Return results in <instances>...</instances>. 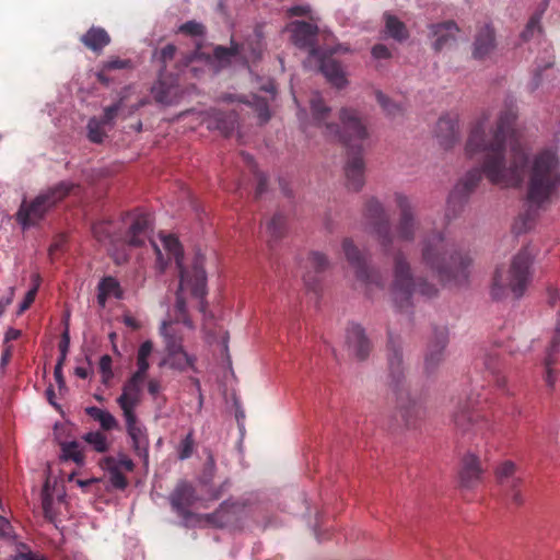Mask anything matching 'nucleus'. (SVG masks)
<instances>
[{"instance_id":"30","label":"nucleus","mask_w":560,"mask_h":560,"mask_svg":"<svg viewBox=\"0 0 560 560\" xmlns=\"http://www.w3.org/2000/svg\"><path fill=\"white\" fill-rule=\"evenodd\" d=\"M238 126V117L236 113H222L212 110L209 116L208 128L217 129L224 136H230Z\"/></svg>"},{"instance_id":"54","label":"nucleus","mask_w":560,"mask_h":560,"mask_svg":"<svg viewBox=\"0 0 560 560\" xmlns=\"http://www.w3.org/2000/svg\"><path fill=\"white\" fill-rule=\"evenodd\" d=\"M552 60H548L546 62V65L544 66V68L541 67H538L537 70L535 71L530 82L528 83V89L533 92L535 90H537L539 86H540V83H541V71L542 70H546L548 68H550L552 66Z\"/></svg>"},{"instance_id":"34","label":"nucleus","mask_w":560,"mask_h":560,"mask_svg":"<svg viewBox=\"0 0 560 560\" xmlns=\"http://www.w3.org/2000/svg\"><path fill=\"white\" fill-rule=\"evenodd\" d=\"M213 57L218 62L219 68H223L236 61H242L240 59V45L232 42L231 47L229 48L218 46L213 50Z\"/></svg>"},{"instance_id":"36","label":"nucleus","mask_w":560,"mask_h":560,"mask_svg":"<svg viewBox=\"0 0 560 560\" xmlns=\"http://www.w3.org/2000/svg\"><path fill=\"white\" fill-rule=\"evenodd\" d=\"M85 412L97 421L103 430L110 431L118 427L116 418L105 409L91 406L85 408Z\"/></svg>"},{"instance_id":"13","label":"nucleus","mask_w":560,"mask_h":560,"mask_svg":"<svg viewBox=\"0 0 560 560\" xmlns=\"http://www.w3.org/2000/svg\"><path fill=\"white\" fill-rule=\"evenodd\" d=\"M342 248L347 260L355 269L358 280L363 282L369 290L373 285L383 290L385 282L378 271L368 267L365 254L361 253L349 238L343 241Z\"/></svg>"},{"instance_id":"18","label":"nucleus","mask_w":560,"mask_h":560,"mask_svg":"<svg viewBox=\"0 0 560 560\" xmlns=\"http://www.w3.org/2000/svg\"><path fill=\"white\" fill-rule=\"evenodd\" d=\"M313 62L318 66L319 71L325 75L327 81L337 89H342L348 84L341 65L331 58H327L323 51L319 57L313 59Z\"/></svg>"},{"instance_id":"37","label":"nucleus","mask_w":560,"mask_h":560,"mask_svg":"<svg viewBox=\"0 0 560 560\" xmlns=\"http://www.w3.org/2000/svg\"><path fill=\"white\" fill-rule=\"evenodd\" d=\"M550 0H541L538 10L529 19L525 30L522 33V38L527 40L530 38L536 31L540 30V20L549 5Z\"/></svg>"},{"instance_id":"45","label":"nucleus","mask_w":560,"mask_h":560,"mask_svg":"<svg viewBox=\"0 0 560 560\" xmlns=\"http://www.w3.org/2000/svg\"><path fill=\"white\" fill-rule=\"evenodd\" d=\"M105 465L116 466L118 470L132 471L135 464L125 454L120 453L117 457L109 456L104 460Z\"/></svg>"},{"instance_id":"38","label":"nucleus","mask_w":560,"mask_h":560,"mask_svg":"<svg viewBox=\"0 0 560 560\" xmlns=\"http://www.w3.org/2000/svg\"><path fill=\"white\" fill-rule=\"evenodd\" d=\"M108 127L104 125L101 119L95 117L91 118L88 122V137L90 141L94 143H102L104 138L106 137L105 128Z\"/></svg>"},{"instance_id":"52","label":"nucleus","mask_w":560,"mask_h":560,"mask_svg":"<svg viewBox=\"0 0 560 560\" xmlns=\"http://www.w3.org/2000/svg\"><path fill=\"white\" fill-rule=\"evenodd\" d=\"M289 16H310L313 19L312 7L308 3L294 4L287 9Z\"/></svg>"},{"instance_id":"9","label":"nucleus","mask_w":560,"mask_h":560,"mask_svg":"<svg viewBox=\"0 0 560 560\" xmlns=\"http://www.w3.org/2000/svg\"><path fill=\"white\" fill-rule=\"evenodd\" d=\"M77 188L78 185L71 180H61L43 189L33 200L23 201L16 213L19 224L24 230L37 224L57 203Z\"/></svg>"},{"instance_id":"23","label":"nucleus","mask_w":560,"mask_h":560,"mask_svg":"<svg viewBox=\"0 0 560 560\" xmlns=\"http://www.w3.org/2000/svg\"><path fill=\"white\" fill-rule=\"evenodd\" d=\"M435 136L442 147L451 148L459 137L458 119L450 115L442 116L436 124Z\"/></svg>"},{"instance_id":"47","label":"nucleus","mask_w":560,"mask_h":560,"mask_svg":"<svg viewBox=\"0 0 560 560\" xmlns=\"http://www.w3.org/2000/svg\"><path fill=\"white\" fill-rule=\"evenodd\" d=\"M112 364L113 360L110 355L104 354L100 358L98 369L104 384H108V382L114 377Z\"/></svg>"},{"instance_id":"24","label":"nucleus","mask_w":560,"mask_h":560,"mask_svg":"<svg viewBox=\"0 0 560 560\" xmlns=\"http://www.w3.org/2000/svg\"><path fill=\"white\" fill-rule=\"evenodd\" d=\"M151 92L154 100L165 106L175 105L182 97L180 88L173 82L167 83L160 75L158 82L152 86Z\"/></svg>"},{"instance_id":"62","label":"nucleus","mask_w":560,"mask_h":560,"mask_svg":"<svg viewBox=\"0 0 560 560\" xmlns=\"http://www.w3.org/2000/svg\"><path fill=\"white\" fill-rule=\"evenodd\" d=\"M62 365H63V362L57 361L55 369H54V376H55V380H56L57 384L59 385V387L65 386Z\"/></svg>"},{"instance_id":"27","label":"nucleus","mask_w":560,"mask_h":560,"mask_svg":"<svg viewBox=\"0 0 560 560\" xmlns=\"http://www.w3.org/2000/svg\"><path fill=\"white\" fill-rule=\"evenodd\" d=\"M236 504L224 501L220 504L219 509L209 514L199 515V521H196V525H199L203 520L214 527L222 528L229 525L235 518Z\"/></svg>"},{"instance_id":"56","label":"nucleus","mask_w":560,"mask_h":560,"mask_svg":"<svg viewBox=\"0 0 560 560\" xmlns=\"http://www.w3.org/2000/svg\"><path fill=\"white\" fill-rule=\"evenodd\" d=\"M36 293H37V287L36 285L33 287L32 289H30L26 292L23 301L19 305L18 314H22L23 312H25L31 306V304L35 300Z\"/></svg>"},{"instance_id":"55","label":"nucleus","mask_w":560,"mask_h":560,"mask_svg":"<svg viewBox=\"0 0 560 560\" xmlns=\"http://www.w3.org/2000/svg\"><path fill=\"white\" fill-rule=\"evenodd\" d=\"M52 499L49 498V497H44L43 499V512H44V516L45 518H47L49 522L51 523H55L56 520H57V515H56V512L54 511V508H52Z\"/></svg>"},{"instance_id":"60","label":"nucleus","mask_w":560,"mask_h":560,"mask_svg":"<svg viewBox=\"0 0 560 560\" xmlns=\"http://www.w3.org/2000/svg\"><path fill=\"white\" fill-rule=\"evenodd\" d=\"M372 56L375 59H386L390 57V51L385 45L377 44L372 48Z\"/></svg>"},{"instance_id":"1","label":"nucleus","mask_w":560,"mask_h":560,"mask_svg":"<svg viewBox=\"0 0 560 560\" xmlns=\"http://www.w3.org/2000/svg\"><path fill=\"white\" fill-rule=\"evenodd\" d=\"M517 117L513 102L501 112L497 128L487 132L489 117L483 115L472 127L466 143L469 159L480 155L481 168L475 167L460 178L447 199V208L462 207L481 179L482 173L493 185L517 187L523 182L527 150L517 139L513 124Z\"/></svg>"},{"instance_id":"39","label":"nucleus","mask_w":560,"mask_h":560,"mask_svg":"<svg viewBox=\"0 0 560 560\" xmlns=\"http://www.w3.org/2000/svg\"><path fill=\"white\" fill-rule=\"evenodd\" d=\"M376 98L388 117L396 118L404 114L405 108L399 104L390 102L383 92H376Z\"/></svg>"},{"instance_id":"21","label":"nucleus","mask_w":560,"mask_h":560,"mask_svg":"<svg viewBox=\"0 0 560 560\" xmlns=\"http://www.w3.org/2000/svg\"><path fill=\"white\" fill-rule=\"evenodd\" d=\"M329 261L327 257L319 252L310 253L304 268L303 280L307 288L315 290L319 282V275L328 268Z\"/></svg>"},{"instance_id":"8","label":"nucleus","mask_w":560,"mask_h":560,"mask_svg":"<svg viewBox=\"0 0 560 560\" xmlns=\"http://www.w3.org/2000/svg\"><path fill=\"white\" fill-rule=\"evenodd\" d=\"M534 260L535 254L529 246L515 254L508 270L506 283H503L501 271H495L490 290L491 298L500 301L510 291L516 300L521 299L533 280Z\"/></svg>"},{"instance_id":"17","label":"nucleus","mask_w":560,"mask_h":560,"mask_svg":"<svg viewBox=\"0 0 560 560\" xmlns=\"http://www.w3.org/2000/svg\"><path fill=\"white\" fill-rule=\"evenodd\" d=\"M459 28L453 21L431 24L429 26V36L432 39L434 51H442L455 46L458 39Z\"/></svg>"},{"instance_id":"31","label":"nucleus","mask_w":560,"mask_h":560,"mask_svg":"<svg viewBox=\"0 0 560 560\" xmlns=\"http://www.w3.org/2000/svg\"><path fill=\"white\" fill-rule=\"evenodd\" d=\"M122 295L120 284L114 277H105L100 281L97 287V303L100 306L104 307L109 298L120 300Z\"/></svg>"},{"instance_id":"58","label":"nucleus","mask_w":560,"mask_h":560,"mask_svg":"<svg viewBox=\"0 0 560 560\" xmlns=\"http://www.w3.org/2000/svg\"><path fill=\"white\" fill-rule=\"evenodd\" d=\"M147 388H148L149 395L155 400V399H158V397L162 390V385L158 378H151L148 382Z\"/></svg>"},{"instance_id":"61","label":"nucleus","mask_w":560,"mask_h":560,"mask_svg":"<svg viewBox=\"0 0 560 560\" xmlns=\"http://www.w3.org/2000/svg\"><path fill=\"white\" fill-rule=\"evenodd\" d=\"M152 350H153V343L151 340H145L143 341L139 348H138V352H137V358H143V359H149V357L151 355L152 353Z\"/></svg>"},{"instance_id":"43","label":"nucleus","mask_w":560,"mask_h":560,"mask_svg":"<svg viewBox=\"0 0 560 560\" xmlns=\"http://www.w3.org/2000/svg\"><path fill=\"white\" fill-rule=\"evenodd\" d=\"M176 52V47L173 44H167L160 51H155L153 58H155L160 65V75H163V72L166 71L167 62L173 60Z\"/></svg>"},{"instance_id":"46","label":"nucleus","mask_w":560,"mask_h":560,"mask_svg":"<svg viewBox=\"0 0 560 560\" xmlns=\"http://www.w3.org/2000/svg\"><path fill=\"white\" fill-rule=\"evenodd\" d=\"M104 467L108 472L109 482L112 487L118 490H124L127 487L128 482L122 472L118 470L116 466H109L104 464Z\"/></svg>"},{"instance_id":"12","label":"nucleus","mask_w":560,"mask_h":560,"mask_svg":"<svg viewBox=\"0 0 560 560\" xmlns=\"http://www.w3.org/2000/svg\"><path fill=\"white\" fill-rule=\"evenodd\" d=\"M287 30L290 32L291 42L300 49H307L308 57L304 61L305 68H312L313 59L319 57L322 50L316 47L318 26L305 21H293Z\"/></svg>"},{"instance_id":"6","label":"nucleus","mask_w":560,"mask_h":560,"mask_svg":"<svg viewBox=\"0 0 560 560\" xmlns=\"http://www.w3.org/2000/svg\"><path fill=\"white\" fill-rule=\"evenodd\" d=\"M395 201L401 212L395 234L390 232L389 219L384 206L376 198H371L366 203L365 214L385 248L396 240L411 242L416 232V220L408 197L401 192H396Z\"/></svg>"},{"instance_id":"25","label":"nucleus","mask_w":560,"mask_h":560,"mask_svg":"<svg viewBox=\"0 0 560 560\" xmlns=\"http://www.w3.org/2000/svg\"><path fill=\"white\" fill-rule=\"evenodd\" d=\"M495 47L494 31L490 24H485L477 33L472 56L475 59H485Z\"/></svg>"},{"instance_id":"63","label":"nucleus","mask_w":560,"mask_h":560,"mask_svg":"<svg viewBox=\"0 0 560 560\" xmlns=\"http://www.w3.org/2000/svg\"><path fill=\"white\" fill-rule=\"evenodd\" d=\"M19 558L21 560H47L45 556L35 553L33 551L22 552Z\"/></svg>"},{"instance_id":"2","label":"nucleus","mask_w":560,"mask_h":560,"mask_svg":"<svg viewBox=\"0 0 560 560\" xmlns=\"http://www.w3.org/2000/svg\"><path fill=\"white\" fill-rule=\"evenodd\" d=\"M152 221L149 214L139 213L130 218L126 242L133 247L142 246L147 241L152 245L160 270L163 272L172 259H174L179 271V285L176 292L175 319H170L172 326L174 323H183L187 328L194 329L192 320L187 315V305L184 298V291L190 290L191 294L200 300V311L206 310L205 296L207 294V275L203 267V257L196 255L191 269L184 267L183 248L178 240L172 234H159V242L151 237Z\"/></svg>"},{"instance_id":"41","label":"nucleus","mask_w":560,"mask_h":560,"mask_svg":"<svg viewBox=\"0 0 560 560\" xmlns=\"http://www.w3.org/2000/svg\"><path fill=\"white\" fill-rule=\"evenodd\" d=\"M83 439L98 453H104L108 448L107 439L100 431L89 432L83 436Z\"/></svg>"},{"instance_id":"35","label":"nucleus","mask_w":560,"mask_h":560,"mask_svg":"<svg viewBox=\"0 0 560 560\" xmlns=\"http://www.w3.org/2000/svg\"><path fill=\"white\" fill-rule=\"evenodd\" d=\"M385 19V33L397 42H404L408 38L409 34L406 25L399 21L395 15L386 13Z\"/></svg>"},{"instance_id":"4","label":"nucleus","mask_w":560,"mask_h":560,"mask_svg":"<svg viewBox=\"0 0 560 560\" xmlns=\"http://www.w3.org/2000/svg\"><path fill=\"white\" fill-rule=\"evenodd\" d=\"M560 186L557 154L551 150L538 153L530 166L528 190L526 196V210L518 215L513 224L516 235L529 231L540 209L549 202Z\"/></svg>"},{"instance_id":"11","label":"nucleus","mask_w":560,"mask_h":560,"mask_svg":"<svg viewBox=\"0 0 560 560\" xmlns=\"http://www.w3.org/2000/svg\"><path fill=\"white\" fill-rule=\"evenodd\" d=\"M160 335L164 340L165 355L159 362V366L178 372L196 371L197 358L185 350L183 337L172 328L171 320H162Z\"/></svg>"},{"instance_id":"64","label":"nucleus","mask_w":560,"mask_h":560,"mask_svg":"<svg viewBox=\"0 0 560 560\" xmlns=\"http://www.w3.org/2000/svg\"><path fill=\"white\" fill-rule=\"evenodd\" d=\"M90 373H91V370L85 366H77L74 369V374L82 380L88 378L90 376Z\"/></svg>"},{"instance_id":"3","label":"nucleus","mask_w":560,"mask_h":560,"mask_svg":"<svg viewBox=\"0 0 560 560\" xmlns=\"http://www.w3.org/2000/svg\"><path fill=\"white\" fill-rule=\"evenodd\" d=\"M310 103L312 125L319 128L325 137L338 140L352 152L345 166L347 183L354 190L361 189L364 184L362 149L369 132L359 113L353 108L343 107L339 113L340 124L328 122L331 108L324 103L318 92L312 94Z\"/></svg>"},{"instance_id":"19","label":"nucleus","mask_w":560,"mask_h":560,"mask_svg":"<svg viewBox=\"0 0 560 560\" xmlns=\"http://www.w3.org/2000/svg\"><path fill=\"white\" fill-rule=\"evenodd\" d=\"M483 469L480 459L472 453L464 456L459 471L460 483L464 488L470 489L479 485L482 480Z\"/></svg>"},{"instance_id":"14","label":"nucleus","mask_w":560,"mask_h":560,"mask_svg":"<svg viewBox=\"0 0 560 560\" xmlns=\"http://www.w3.org/2000/svg\"><path fill=\"white\" fill-rule=\"evenodd\" d=\"M197 501L195 488L186 482H179L170 497V502L173 510L182 517L183 525L186 527L196 526V521H199L198 515L192 514L189 508Z\"/></svg>"},{"instance_id":"7","label":"nucleus","mask_w":560,"mask_h":560,"mask_svg":"<svg viewBox=\"0 0 560 560\" xmlns=\"http://www.w3.org/2000/svg\"><path fill=\"white\" fill-rule=\"evenodd\" d=\"M388 385L395 396L396 409L407 427H412L424 415L422 404L413 398L406 384L400 345L389 332L388 340Z\"/></svg>"},{"instance_id":"29","label":"nucleus","mask_w":560,"mask_h":560,"mask_svg":"<svg viewBox=\"0 0 560 560\" xmlns=\"http://www.w3.org/2000/svg\"><path fill=\"white\" fill-rule=\"evenodd\" d=\"M118 222L100 221L92 226V233L96 241L104 246L113 247L120 240Z\"/></svg>"},{"instance_id":"20","label":"nucleus","mask_w":560,"mask_h":560,"mask_svg":"<svg viewBox=\"0 0 560 560\" xmlns=\"http://www.w3.org/2000/svg\"><path fill=\"white\" fill-rule=\"evenodd\" d=\"M347 346L351 353L359 360H364L370 352V341L365 335L364 328L355 323L349 325L347 329Z\"/></svg>"},{"instance_id":"51","label":"nucleus","mask_w":560,"mask_h":560,"mask_svg":"<svg viewBox=\"0 0 560 560\" xmlns=\"http://www.w3.org/2000/svg\"><path fill=\"white\" fill-rule=\"evenodd\" d=\"M131 67L132 62L129 59L110 58L107 61L103 62V69L109 71L128 69Z\"/></svg>"},{"instance_id":"57","label":"nucleus","mask_w":560,"mask_h":560,"mask_svg":"<svg viewBox=\"0 0 560 560\" xmlns=\"http://www.w3.org/2000/svg\"><path fill=\"white\" fill-rule=\"evenodd\" d=\"M0 537L2 538H13L14 532L9 520L2 515H0Z\"/></svg>"},{"instance_id":"44","label":"nucleus","mask_w":560,"mask_h":560,"mask_svg":"<svg viewBox=\"0 0 560 560\" xmlns=\"http://www.w3.org/2000/svg\"><path fill=\"white\" fill-rule=\"evenodd\" d=\"M284 225V218L281 214H275L271 218L266 228L270 241H276L283 234Z\"/></svg>"},{"instance_id":"5","label":"nucleus","mask_w":560,"mask_h":560,"mask_svg":"<svg viewBox=\"0 0 560 560\" xmlns=\"http://www.w3.org/2000/svg\"><path fill=\"white\" fill-rule=\"evenodd\" d=\"M422 259L442 282L462 283L468 278L471 258L468 255L455 253L441 233L425 241Z\"/></svg>"},{"instance_id":"48","label":"nucleus","mask_w":560,"mask_h":560,"mask_svg":"<svg viewBox=\"0 0 560 560\" xmlns=\"http://www.w3.org/2000/svg\"><path fill=\"white\" fill-rule=\"evenodd\" d=\"M472 417L474 415L470 408L465 406L454 413V422L458 428L467 430L468 424L472 421Z\"/></svg>"},{"instance_id":"10","label":"nucleus","mask_w":560,"mask_h":560,"mask_svg":"<svg viewBox=\"0 0 560 560\" xmlns=\"http://www.w3.org/2000/svg\"><path fill=\"white\" fill-rule=\"evenodd\" d=\"M419 293L425 299L436 295L438 290L434 285L425 281H415L411 275L410 266L404 255L398 254L395 257L394 282L392 295L395 307L399 311L408 310L411 306V298Z\"/></svg>"},{"instance_id":"59","label":"nucleus","mask_w":560,"mask_h":560,"mask_svg":"<svg viewBox=\"0 0 560 560\" xmlns=\"http://www.w3.org/2000/svg\"><path fill=\"white\" fill-rule=\"evenodd\" d=\"M147 373V371L137 369L126 382L142 388Z\"/></svg>"},{"instance_id":"33","label":"nucleus","mask_w":560,"mask_h":560,"mask_svg":"<svg viewBox=\"0 0 560 560\" xmlns=\"http://www.w3.org/2000/svg\"><path fill=\"white\" fill-rule=\"evenodd\" d=\"M60 448L61 452L59 458L61 462H73L78 467L84 466L85 458L83 454V448L79 442H62L60 444Z\"/></svg>"},{"instance_id":"26","label":"nucleus","mask_w":560,"mask_h":560,"mask_svg":"<svg viewBox=\"0 0 560 560\" xmlns=\"http://www.w3.org/2000/svg\"><path fill=\"white\" fill-rule=\"evenodd\" d=\"M446 345L447 330L445 328L436 329L434 331V339L430 342L429 350L424 360L425 368L428 370L434 369L443 360Z\"/></svg>"},{"instance_id":"40","label":"nucleus","mask_w":560,"mask_h":560,"mask_svg":"<svg viewBox=\"0 0 560 560\" xmlns=\"http://www.w3.org/2000/svg\"><path fill=\"white\" fill-rule=\"evenodd\" d=\"M241 102H246L250 105L254 110L257 113V116L261 124L267 122L270 119V110L268 106V102L259 96L253 95L252 101L240 100Z\"/></svg>"},{"instance_id":"16","label":"nucleus","mask_w":560,"mask_h":560,"mask_svg":"<svg viewBox=\"0 0 560 560\" xmlns=\"http://www.w3.org/2000/svg\"><path fill=\"white\" fill-rule=\"evenodd\" d=\"M127 435L130 439L135 454L142 460L145 467L149 466V435L145 425L138 419V416L124 418Z\"/></svg>"},{"instance_id":"42","label":"nucleus","mask_w":560,"mask_h":560,"mask_svg":"<svg viewBox=\"0 0 560 560\" xmlns=\"http://www.w3.org/2000/svg\"><path fill=\"white\" fill-rule=\"evenodd\" d=\"M195 447L194 431L190 430L177 446L178 459L185 460L191 457Z\"/></svg>"},{"instance_id":"15","label":"nucleus","mask_w":560,"mask_h":560,"mask_svg":"<svg viewBox=\"0 0 560 560\" xmlns=\"http://www.w3.org/2000/svg\"><path fill=\"white\" fill-rule=\"evenodd\" d=\"M495 478L498 483L509 492L511 500L515 504H522L524 499L518 490L523 481V476L520 468L512 460H504L495 469Z\"/></svg>"},{"instance_id":"50","label":"nucleus","mask_w":560,"mask_h":560,"mask_svg":"<svg viewBox=\"0 0 560 560\" xmlns=\"http://www.w3.org/2000/svg\"><path fill=\"white\" fill-rule=\"evenodd\" d=\"M121 107V102H117L104 109L103 118L101 119L104 125H107L108 128H112L114 126V121L117 117V114Z\"/></svg>"},{"instance_id":"53","label":"nucleus","mask_w":560,"mask_h":560,"mask_svg":"<svg viewBox=\"0 0 560 560\" xmlns=\"http://www.w3.org/2000/svg\"><path fill=\"white\" fill-rule=\"evenodd\" d=\"M69 346H70V335H69V328L67 325L66 329L63 330V332L61 335V340L59 343L60 355H59L58 361L65 362L67 354H68Z\"/></svg>"},{"instance_id":"32","label":"nucleus","mask_w":560,"mask_h":560,"mask_svg":"<svg viewBox=\"0 0 560 560\" xmlns=\"http://www.w3.org/2000/svg\"><path fill=\"white\" fill-rule=\"evenodd\" d=\"M81 40L91 50L101 51L110 43V37L104 28L93 26L81 37Z\"/></svg>"},{"instance_id":"49","label":"nucleus","mask_w":560,"mask_h":560,"mask_svg":"<svg viewBox=\"0 0 560 560\" xmlns=\"http://www.w3.org/2000/svg\"><path fill=\"white\" fill-rule=\"evenodd\" d=\"M178 32L194 37H201L205 35V26L199 22L188 21L178 27Z\"/></svg>"},{"instance_id":"28","label":"nucleus","mask_w":560,"mask_h":560,"mask_svg":"<svg viewBox=\"0 0 560 560\" xmlns=\"http://www.w3.org/2000/svg\"><path fill=\"white\" fill-rule=\"evenodd\" d=\"M240 45V59L244 62L258 60L264 51V36L259 30H255L254 34L248 36L246 40Z\"/></svg>"},{"instance_id":"22","label":"nucleus","mask_w":560,"mask_h":560,"mask_svg":"<svg viewBox=\"0 0 560 560\" xmlns=\"http://www.w3.org/2000/svg\"><path fill=\"white\" fill-rule=\"evenodd\" d=\"M142 388L125 382L121 394L117 398V404L121 409L122 417L137 416V408L141 402Z\"/></svg>"}]
</instances>
